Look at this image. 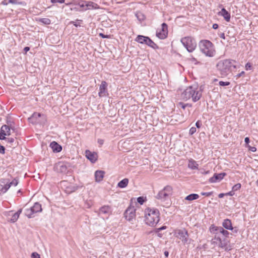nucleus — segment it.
<instances>
[{
    "mask_svg": "<svg viewBox=\"0 0 258 258\" xmlns=\"http://www.w3.org/2000/svg\"><path fill=\"white\" fill-rule=\"evenodd\" d=\"M201 51L209 57H213L215 54L214 44L209 40H202L199 42Z\"/></svg>",
    "mask_w": 258,
    "mask_h": 258,
    "instance_id": "obj_4",
    "label": "nucleus"
},
{
    "mask_svg": "<svg viewBox=\"0 0 258 258\" xmlns=\"http://www.w3.org/2000/svg\"><path fill=\"white\" fill-rule=\"evenodd\" d=\"M241 185L240 183H237L235 184L232 188L233 191H235L238 190L241 188Z\"/></svg>",
    "mask_w": 258,
    "mask_h": 258,
    "instance_id": "obj_40",
    "label": "nucleus"
},
{
    "mask_svg": "<svg viewBox=\"0 0 258 258\" xmlns=\"http://www.w3.org/2000/svg\"><path fill=\"white\" fill-rule=\"evenodd\" d=\"M252 65L250 62H247L245 64V70H252Z\"/></svg>",
    "mask_w": 258,
    "mask_h": 258,
    "instance_id": "obj_46",
    "label": "nucleus"
},
{
    "mask_svg": "<svg viewBox=\"0 0 258 258\" xmlns=\"http://www.w3.org/2000/svg\"><path fill=\"white\" fill-rule=\"evenodd\" d=\"M234 195V191L232 190V191H230L228 192H227L225 194L226 196H232Z\"/></svg>",
    "mask_w": 258,
    "mask_h": 258,
    "instance_id": "obj_61",
    "label": "nucleus"
},
{
    "mask_svg": "<svg viewBox=\"0 0 258 258\" xmlns=\"http://www.w3.org/2000/svg\"><path fill=\"white\" fill-rule=\"evenodd\" d=\"M177 234V236L181 240L183 243H187L189 235L186 230L185 229L179 230Z\"/></svg>",
    "mask_w": 258,
    "mask_h": 258,
    "instance_id": "obj_11",
    "label": "nucleus"
},
{
    "mask_svg": "<svg viewBox=\"0 0 258 258\" xmlns=\"http://www.w3.org/2000/svg\"><path fill=\"white\" fill-rule=\"evenodd\" d=\"M220 234H222L225 237H228L229 234V232L226 230L224 229V227H220V229H219Z\"/></svg>",
    "mask_w": 258,
    "mask_h": 258,
    "instance_id": "obj_30",
    "label": "nucleus"
},
{
    "mask_svg": "<svg viewBox=\"0 0 258 258\" xmlns=\"http://www.w3.org/2000/svg\"><path fill=\"white\" fill-rule=\"evenodd\" d=\"M236 61L231 59L221 60L216 64V68L222 77H227L238 68Z\"/></svg>",
    "mask_w": 258,
    "mask_h": 258,
    "instance_id": "obj_1",
    "label": "nucleus"
},
{
    "mask_svg": "<svg viewBox=\"0 0 258 258\" xmlns=\"http://www.w3.org/2000/svg\"><path fill=\"white\" fill-rule=\"evenodd\" d=\"M166 228H167V227L166 226H162V227H161L160 228H156L155 229V232L156 233H158L160 231H161V230H165Z\"/></svg>",
    "mask_w": 258,
    "mask_h": 258,
    "instance_id": "obj_48",
    "label": "nucleus"
},
{
    "mask_svg": "<svg viewBox=\"0 0 258 258\" xmlns=\"http://www.w3.org/2000/svg\"><path fill=\"white\" fill-rule=\"evenodd\" d=\"M244 74H245V72H244V71H242L240 73L238 74L237 75H236L235 76V77H236V78H240L241 76H242V75H243Z\"/></svg>",
    "mask_w": 258,
    "mask_h": 258,
    "instance_id": "obj_60",
    "label": "nucleus"
},
{
    "mask_svg": "<svg viewBox=\"0 0 258 258\" xmlns=\"http://www.w3.org/2000/svg\"><path fill=\"white\" fill-rule=\"evenodd\" d=\"M39 21L45 25H49L51 23V20L48 18H40Z\"/></svg>",
    "mask_w": 258,
    "mask_h": 258,
    "instance_id": "obj_33",
    "label": "nucleus"
},
{
    "mask_svg": "<svg viewBox=\"0 0 258 258\" xmlns=\"http://www.w3.org/2000/svg\"><path fill=\"white\" fill-rule=\"evenodd\" d=\"M79 187L76 185H70L67 186L66 191L67 193L70 194L77 190Z\"/></svg>",
    "mask_w": 258,
    "mask_h": 258,
    "instance_id": "obj_25",
    "label": "nucleus"
},
{
    "mask_svg": "<svg viewBox=\"0 0 258 258\" xmlns=\"http://www.w3.org/2000/svg\"><path fill=\"white\" fill-rule=\"evenodd\" d=\"M219 241V246L221 248H225L227 244H228V241L226 240L225 238L223 240H222V239H221V241Z\"/></svg>",
    "mask_w": 258,
    "mask_h": 258,
    "instance_id": "obj_31",
    "label": "nucleus"
},
{
    "mask_svg": "<svg viewBox=\"0 0 258 258\" xmlns=\"http://www.w3.org/2000/svg\"><path fill=\"white\" fill-rule=\"evenodd\" d=\"M202 123L201 120H198L196 122V126L197 128H200L202 126Z\"/></svg>",
    "mask_w": 258,
    "mask_h": 258,
    "instance_id": "obj_54",
    "label": "nucleus"
},
{
    "mask_svg": "<svg viewBox=\"0 0 258 258\" xmlns=\"http://www.w3.org/2000/svg\"><path fill=\"white\" fill-rule=\"evenodd\" d=\"M34 214V213L31 208L26 209L25 210V215L27 216L28 218H31L33 217L34 216L33 215Z\"/></svg>",
    "mask_w": 258,
    "mask_h": 258,
    "instance_id": "obj_28",
    "label": "nucleus"
},
{
    "mask_svg": "<svg viewBox=\"0 0 258 258\" xmlns=\"http://www.w3.org/2000/svg\"><path fill=\"white\" fill-rule=\"evenodd\" d=\"M135 41L141 44H146L154 49L159 48L158 46L148 36L139 35L136 38Z\"/></svg>",
    "mask_w": 258,
    "mask_h": 258,
    "instance_id": "obj_7",
    "label": "nucleus"
},
{
    "mask_svg": "<svg viewBox=\"0 0 258 258\" xmlns=\"http://www.w3.org/2000/svg\"><path fill=\"white\" fill-rule=\"evenodd\" d=\"M65 0H51V2L53 4L54 3H59V4H62L64 3Z\"/></svg>",
    "mask_w": 258,
    "mask_h": 258,
    "instance_id": "obj_53",
    "label": "nucleus"
},
{
    "mask_svg": "<svg viewBox=\"0 0 258 258\" xmlns=\"http://www.w3.org/2000/svg\"><path fill=\"white\" fill-rule=\"evenodd\" d=\"M86 7L88 8V9H90L91 8L94 9L99 8L98 5L97 4L93 3L92 2H87Z\"/></svg>",
    "mask_w": 258,
    "mask_h": 258,
    "instance_id": "obj_29",
    "label": "nucleus"
},
{
    "mask_svg": "<svg viewBox=\"0 0 258 258\" xmlns=\"http://www.w3.org/2000/svg\"><path fill=\"white\" fill-rule=\"evenodd\" d=\"M18 183V179L16 178H14L11 182H9V181L8 180V184L10 185V187L12 185L14 186H17Z\"/></svg>",
    "mask_w": 258,
    "mask_h": 258,
    "instance_id": "obj_34",
    "label": "nucleus"
},
{
    "mask_svg": "<svg viewBox=\"0 0 258 258\" xmlns=\"http://www.w3.org/2000/svg\"><path fill=\"white\" fill-rule=\"evenodd\" d=\"M128 181V178H125L118 183L117 186L121 188H124L127 186Z\"/></svg>",
    "mask_w": 258,
    "mask_h": 258,
    "instance_id": "obj_24",
    "label": "nucleus"
},
{
    "mask_svg": "<svg viewBox=\"0 0 258 258\" xmlns=\"http://www.w3.org/2000/svg\"><path fill=\"white\" fill-rule=\"evenodd\" d=\"M198 86L196 85L188 87L181 94V98L184 100H187L190 98L193 102H196L199 100L202 94L200 91H197Z\"/></svg>",
    "mask_w": 258,
    "mask_h": 258,
    "instance_id": "obj_3",
    "label": "nucleus"
},
{
    "mask_svg": "<svg viewBox=\"0 0 258 258\" xmlns=\"http://www.w3.org/2000/svg\"><path fill=\"white\" fill-rule=\"evenodd\" d=\"M99 36H100L102 38H110V36L108 35H105L102 33H99Z\"/></svg>",
    "mask_w": 258,
    "mask_h": 258,
    "instance_id": "obj_56",
    "label": "nucleus"
},
{
    "mask_svg": "<svg viewBox=\"0 0 258 258\" xmlns=\"http://www.w3.org/2000/svg\"><path fill=\"white\" fill-rule=\"evenodd\" d=\"M159 211L156 208H147L145 210V221L150 226H155L160 220Z\"/></svg>",
    "mask_w": 258,
    "mask_h": 258,
    "instance_id": "obj_2",
    "label": "nucleus"
},
{
    "mask_svg": "<svg viewBox=\"0 0 258 258\" xmlns=\"http://www.w3.org/2000/svg\"><path fill=\"white\" fill-rule=\"evenodd\" d=\"M169 194L162 189L158 192L156 196V198L162 201H165L168 198H169Z\"/></svg>",
    "mask_w": 258,
    "mask_h": 258,
    "instance_id": "obj_15",
    "label": "nucleus"
},
{
    "mask_svg": "<svg viewBox=\"0 0 258 258\" xmlns=\"http://www.w3.org/2000/svg\"><path fill=\"white\" fill-rule=\"evenodd\" d=\"M213 192L212 191L211 192H202L201 194L202 196H205L206 197H210L212 195Z\"/></svg>",
    "mask_w": 258,
    "mask_h": 258,
    "instance_id": "obj_50",
    "label": "nucleus"
},
{
    "mask_svg": "<svg viewBox=\"0 0 258 258\" xmlns=\"http://www.w3.org/2000/svg\"><path fill=\"white\" fill-rule=\"evenodd\" d=\"M87 2L86 1H81L78 3V6H79L81 8H84L85 6L86 7Z\"/></svg>",
    "mask_w": 258,
    "mask_h": 258,
    "instance_id": "obj_44",
    "label": "nucleus"
},
{
    "mask_svg": "<svg viewBox=\"0 0 258 258\" xmlns=\"http://www.w3.org/2000/svg\"><path fill=\"white\" fill-rule=\"evenodd\" d=\"M199 198V195L197 194H191L187 196L185 198V200L189 201H191L195 200H197Z\"/></svg>",
    "mask_w": 258,
    "mask_h": 258,
    "instance_id": "obj_26",
    "label": "nucleus"
},
{
    "mask_svg": "<svg viewBox=\"0 0 258 258\" xmlns=\"http://www.w3.org/2000/svg\"><path fill=\"white\" fill-rule=\"evenodd\" d=\"M19 217L18 216V214L15 213L12 215L9 221L11 222V223H15L16 221H17Z\"/></svg>",
    "mask_w": 258,
    "mask_h": 258,
    "instance_id": "obj_38",
    "label": "nucleus"
},
{
    "mask_svg": "<svg viewBox=\"0 0 258 258\" xmlns=\"http://www.w3.org/2000/svg\"><path fill=\"white\" fill-rule=\"evenodd\" d=\"M83 22L82 20L77 19L76 22L71 21L70 24H73L76 27L80 26V24Z\"/></svg>",
    "mask_w": 258,
    "mask_h": 258,
    "instance_id": "obj_37",
    "label": "nucleus"
},
{
    "mask_svg": "<svg viewBox=\"0 0 258 258\" xmlns=\"http://www.w3.org/2000/svg\"><path fill=\"white\" fill-rule=\"evenodd\" d=\"M219 229H220V227L212 225L209 228V230L213 234H220Z\"/></svg>",
    "mask_w": 258,
    "mask_h": 258,
    "instance_id": "obj_27",
    "label": "nucleus"
},
{
    "mask_svg": "<svg viewBox=\"0 0 258 258\" xmlns=\"http://www.w3.org/2000/svg\"><path fill=\"white\" fill-rule=\"evenodd\" d=\"M33 210L34 213H37L38 212H41L42 211V207L41 205L39 204L38 202H36L33 206L31 207Z\"/></svg>",
    "mask_w": 258,
    "mask_h": 258,
    "instance_id": "obj_22",
    "label": "nucleus"
},
{
    "mask_svg": "<svg viewBox=\"0 0 258 258\" xmlns=\"http://www.w3.org/2000/svg\"><path fill=\"white\" fill-rule=\"evenodd\" d=\"M222 226L223 227H224L226 229L229 230H233V227H232L231 221L229 219H226L224 220L222 223Z\"/></svg>",
    "mask_w": 258,
    "mask_h": 258,
    "instance_id": "obj_19",
    "label": "nucleus"
},
{
    "mask_svg": "<svg viewBox=\"0 0 258 258\" xmlns=\"http://www.w3.org/2000/svg\"><path fill=\"white\" fill-rule=\"evenodd\" d=\"M215 235L214 236V239L218 240V241H221V238L220 237L219 234H214Z\"/></svg>",
    "mask_w": 258,
    "mask_h": 258,
    "instance_id": "obj_57",
    "label": "nucleus"
},
{
    "mask_svg": "<svg viewBox=\"0 0 258 258\" xmlns=\"http://www.w3.org/2000/svg\"><path fill=\"white\" fill-rule=\"evenodd\" d=\"M218 27H219V25L215 23V24H213L212 28L214 29H217L218 28Z\"/></svg>",
    "mask_w": 258,
    "mask_h": 258,
    "instance_id": "obj_63",
    "label": "nucleus"
},
{
    "mask_svg": "<svg viewBox=\"0 0 258 258\" xmlns=\"http://www.w3.org/2000/svg\"><path fill=\"white\" fill-rule=\"evenodd\" d=\"M180 104L181 105V108L184 109L186 106H187L188 104H183L180 103Z\"/></svg>",
    "mask_w": 258,
    "mask_h": 258,
    "instance_id": "obj_64",
    "label": "nucleus"
},
{
    "mask_svg": "<svg viewBox=\"0 0 258 258\" xmlns=\"http://www.w3.org/2000/svg\"><path fill=\"white\" fill-rule=\"evenodd\" d=\"M105 172L102 170H97L95 172V180L97 182L101 181L104 175Z\"/></svg>",
    "mask_w": 258,
    "mask_h": 258,
    "instance_id": "obj_20",
    "label": "nucleus"
},
{
    "mask_svg": "<svg viewBox=\"0 0 258 258\" xmlns=\"http://www.w3.org/2000/svg\"><path fill=\"white\" fill-rule=\"evenodd\" d=\"M226 175V173L225 172H222L220 173H214L213 176L210 178L209 182L211 183H214L217 181H220Z\"/></svg>",
    "mask_w": 258,
    "mask_h": 258,
    "instance_id": "obj_13",
    "label": "nucleus"
},
{
    "mask_svg": "<svg viewBox=\"0 0 258 258\" xmlns=\"http://www.w3.org/2000/svg\"><path fill=\"white\" fill-rule=\"evenodd\" d=\"M164 191H165L166 192L169 194V196L171 195L172 191V187L170 185H166L164 187L163 189Z\"/></svg>",
    "mask_w": 258,
    "mask_h": 258,
    "instance_id": "obj_36",
    "label": "nucleus"
},
{
    "mask_svg": "<svg viewBox=\"0 0 258 258\" xmlns=\"http://www.w3.org/2000/svg\"><path fill=\"white\" fill-rule=\"evenodd\" d=\"M137 202L141 205H143L145 202V199L143 197H139L137 198Z\"/></svg>",
    "mask_w": 258,
    "mask_h": 258,
    "instance_id": "obj_42",
    "label": "nucleus"
},
{
    "mask_svg": "<svg viewBox=\"0 0 258 258\" xmlns=\"http://www.w3.org/2000/svg\"><path fill=\"white\" fill-rule=\"evenodd\" d=\"M7 124H5L6 126H8L9 127L11 128L12 130H15L14 122L11 120H7Z\"/></svg>",
    "mask_w": 258,
    "mask_h": 258,
    "instance_id": "obj_35",
    "label": "nucleus"
},
{
    "mask_svg": "<svg viewBox=\"0 0 258 258\" xmlns=\"http://www.w3.org/2000/svg\"><path fill=\"white\" fill-rule=\"evenodd\" d=\"M59 168L58 171L62 173H66L67 171L68 167L69 166L68 163H63L62 164H59L58 165Z\"/></svg>",
    "mask_w": 258,
    "mask_h": 258,
    "instance_id": "obj_23",
    "label": "nucleus"
},
{
    "mask_svg": "<svg viewBox=\"0 0 258 258\" xmlns=\"http://www.w3.org/2000/svg\"><path fill=\"white\" fill-rule=\"evenodd\" d=\"M136 209L134 207H129L125 210L124 215L126 220L129 221H132L136 216Z\"/></svg>",
    "mask_w": 258,
    "mask_h": 258,
    "instance_id": "obj_9",
    "label": "nucleus"
},
{
    "mask_svg": "<svg viewBox=\"0 0 258 258\" xmlns=\"http://www.w3.org/2000/svg\"><path fill=\"white\" fill-rule=\"evenodd\" d=\"M11 130H12V128L9 127L8 126V128H6V130H5L6 136H9L11 135Z\"/></svg>",
    "mask_w": 258,
    "mask_h": 258,
    "instance_id": "obj_51",
    "label": "nucleus"
},
{
    "mask_svg": "<svg viewBox=\"0 0 258 258\" xmlns=\"http://www.w3.org/2000/svg\"><path fill=\"white\" fill-rule=\"evenodd\" d=\"M9 0H3L1 2V4L3 5H8L10 2H9Z\"/></svg>",
    "mask_w": 258,
    "mask_h": 258,
    "instance_id": "obj_59",
    "label": "nucleus"
},
{
    "mask_svg": "<svg viewBox=\"0 0 258 258\" xmlns=\"http://www.w3.org/2000/svg\"><path fill=\"white\" fill-rule=\"evenodd\" d=\"M218 15L223 16L227 22L230 21V14L225 8H222L221 11L218 13Z\"/></svg>",
    "mask_w": 258,
    "mask_h": 258,
    "instance_id": "obj_18",
    "label": "nucleus"
},
{
    "mask_svg": "<svg viewBox=\"0 0 258 258\" xmlns=\"http://www.w3.org/2000/svg\"><path fill=\"white\" fill-rule=\"evenodd\" d=\"M9 2H10L11 4L14 5H21L22 4V2H19L18 0H9Z\"/></svg>",
    "mask_w": 258,
    "mask_h": 258,
    "instance_id": "obj_45",
    "label": "nucleus"
},
{
    "mask_svg": "<svg viewBox=\"0 0 258 258\" xmlns=\"http://www.w3.org/2000/svg\"><path fill=\"white\" fill-rule=\"evenodd\" d=\"M196 127H191L190 130H189V134L190 135H192L193 134H194L196 132Z\"/></svg>",
    "mask_w": 258,
    "mask_h": 258,
    "instance_id": "obj_47",
    "label": "nucleus"
},
{
    "mask_svg": "<svg viewBox=\"0 0 258 258\" xmlns=\"http://www.w3.org/2000/svg\"><path fill=\"white\" fill-rule=\"evenodd\" d=\"M112 213V208L110 206L105 205L99 209V214H110Z\"/></svg>",
    "mask_w": 258,
    "mask_h": 258,
    "instance_id": "obj_16",
    "label": "nucleus"
},
{
    "mask_svg": "<svg viewBox=\"0 0 258 258\" xmlns=\"http://www.w3.org/2000/svg\"><path fill=\"white\" fill-rule=\"evenodd\" d=\"M8 128V126H6V125H3L1 128V130H0V133L1 134V135H2V136H4L5 137H6V134H5V130H6V128Z\"/></svg>",
    "mask_w": 258,
    "mask_h": 258,
    "instance_id": "obj_41",
    "label": "nucleus"
},
{
    "mask_svg": "<svg viewBox=\"0 0 258 258\" xmlns=\"http://www.w3.org/2000/svg\"><path fill=\"white\" fill-rule=\"evenodd\" d=\"M97 142L100 145H102L104 143V140L103 139H98Z\"/></svg>",
    "mask_w": 258,
    "mask_h": 258,
    "instance_id": "obj_62",
    "label": "nucleus"
},
{
    "mask_svg": "<svg viewBox=\"0 0 258 258\" xmlns=\"http://www.w3.org/2000/svg\"><path fill=\"white\" fill-rule=\"evenodd\" d=\"M107 87V83L106 82L104 81H102L99 86V92L98 93V95L100 97L106 96L108 95Z\"/></svg>",
    "mask_w": 258,
    "mask_h": 258,
    "instance_id": "obj_12",
    "label": "nucleus"
},
{
    "mask_svg": "<svg viewBox=\"0 0 258 258\" xmlns=\"http://www.w3.org/2000/svg\"><path fill=\"white\" fill-rule=\"evenodd\" d=\"M50 147L55 153H59L62 150V147L55 141H53L50 144Z\"/></svg>",
    "mask_w": 258,
    "mask_h": 258,
    "instance_id": "obj_17",
    "label": "nucleus"
},
{
    "mask_svg": "<svg viewBox=\"0 0 258 258\" xmlns=\"http://www.w3.org/2000/svg\"><path fill=\"white\" fill-rule=\"evenodd\" d=\"M219 84L221 86H226L229 85L230 83L229 82L220 81Z\"/></svg>",
    "mask_w": 258,
    "mask_h": 258,
    "instance_id": "obj_43",
    "label": "nucleus"
},
{
    "mask_svg": "<svg viewBox=\"0 0 258 258\" xmlns=\"http://www.w3.org/2000/svg\"><path fill=\"white\" fill-rule=\"evenodd\" d=\"M180 42L189 52H193L197 47V42L195 39L190 36L182 38Z\"/></svg>",
    "mask_w": 258,
    "mask_h": 258,
    "instance_id": "obj_5",
    "label": "nucleus"
},
{
    "mask_svg": "<svg viewBox=\"0 0 258 258\" xmlns=\"http://www.w3.org/2000/svg\"><path fill=\"white\" fill-rule=\"evenodd\" d=\"M198 164L194 160L190 159L188 160V167L192 170L198 168Z\"/></svg>",
    "mask_w": 258,
    "mask_h": 258,
    "instance_id": "obj_21",
    "label": "nucleus"
},
{
    "mask_svg": "<svg viewBox=\"0 0 258 258\" xmlns=\"http://www.w3.org/2000/svg\"><path fill=\"white\" fill-rule=\"evenodd\" d=\"M246 147L248 148V150L252 152H254L256 150V148L255 147H251L249 145L246 146Z\"/></svg>",
    "mask_w": 258,
    "mask_h": 258,
    "instance_id": "obj_52",
    "label": "nucleus"
},
{
    "mask_svg": "<svg viewBox=\"0 0 258 258\" xmlns=\"http://www.w3.org/2000/svg\"><path fill=\"white\" fill-rule=\"evenodd\" d=\"M161 30L159 31H157L156 36L160 39H164L168 36V26L165 23L161 25Z\"/></svg>",
    "mask_w": 258,
    "mask_h": 258,
    "instance_id": "obj_8",
    "label": "nucleus"
},
{
    "mask_svg": "<svg viewBox=\"0 0 258 258\" xmlns=\"http://www.w3.org/2000/svg\"><path fill=\"white\" fill-rule=\"evenodd\" d=\"M31 257L32 258H41L40 255L36 252H34L31 254Z\"/></svg>",
    "mask_w": 258,
    "mask_h": 258,
    "instance_id": "obj_49",
    "label": "nucleus"
},
{
    "mask_svg": "<svg viewBox=\"0 0 258 258\" xmlns=\"http://www.w3.org/2000/svg\"><path fill=\"white\" fill-rule=\"evenodd\" d=\"M85 156L91 163H95L98 159V154L95 152H91L89 150L85 151Z\"/></svg>",
    "mask_w": 258,
    "mask_h": 258,
    "instance_id": "obj_10",
    "label": "nucleus"
},
{
    "mask_svg": "<svg viewBox=\"0 0 258 258\" xmlns=\"http://www.w3.org/2000/svg\"><path fill=\"white\" fill-rule=\"evenodd\" d=\"M5 147L0 144V153L4 154L5 153Z\"/></svg>",
    "mask_w": 258,
    "mask_h": 258,
    "instance_id": "obj_55",
    "label": "nucleus"
},
{
    "mask_svg": "<svg viewBox=\"0 0 258 258\" xmlns=\"http://www.w3.org/2000/svg\"><path fill=\"white\" fill-rule=\"evenodd\" d=\"M6 142L10 144L11 145H13V143L15 141V139L13 138H7L6 137V139H4Z\"/></svg>",
    "mask_w": 258,
    "mask_h": 258,
    "instance_id": "obj_39",
    "label": "nucleus"
},
{
    "mask_svg": "<svg viewBox=\"0 0 258 258\" xmlns=\"http://www.w3.org/2000/svg\"><path fill=\"white\" fill-rule=\"evenodd\" d=\"M136 16L140 22H142L145 19V16L140 12H137L136 14Z\"/></svg>",
    "mask_w": 258,
    "mask_h": 258,
    "instance_id": "obj_32",
    "label": "nucleus"
},
{
    "mask_svg": "<svg viewBox=\"0 0 258 258\" xmlns=\"http://www.w3.org/2000/svg\"><path fill=\"white\" fill-rule=\"evenodd\" d=\"M244 142H245V145H246V146H245L246 147L247 146L249 145V143L250 142L249 138L248 137L245 138Z\"/></svg>",
    "mask_w": 258,
    "mask_h": 258,
    "instance_id": "obj_58",
    "label": "nucleus"
},
{
    "mask_svg": "<svg viewBox=\"0 0 258 258\" xmlns=\"http://www.w3.org/2000/svg\"><path fill=\"white\" fill-rule=\"evenodd\" d=\"M10 185L8 184V179L2 178L0 179V191L5 193L9 189Z\"/></svg>",
    "mask_w": 258,
    "mask_h": 258,
    "instance_id": "obj_14",
    "label": "nucleus"
},
{
    "mask_svg": "<svg viewBox=\"0 0 258 258\" xmlns=\"http://www.w3.org/2000/svg\"><path fill=\"white\" fill-rule=\"evenodd\" d=\"M28 119L29 122L33 124H40L43 125L45 124L47 121L45 115L37 112L33 113Z\"/></svg>",
    "mask_w": 258,
    "mask_h": 258,
    "instance_id": "obj_6",
    "label": "nucleus"
}]
</instances>
